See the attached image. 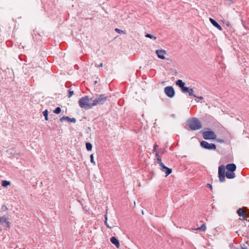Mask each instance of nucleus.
<instances>
[{"instance_id":"obj_24","label":"nucleus","mask_w":249,"mask_h":249,"mask_svg":"<svg viewBox=\"0 0 249 249\" xmlns=\"http://www.w3.org/2000/svg\"><path fill=\"white\" fill-rule=\"evenodd\" d=\"M61 112V108L59 107H57L54 110L53 112L55 114H59Z\"/></svg>"},{"instance_id":"obj_1","label":"nucleus","mask_w":249,"mask_h":249,"mask_svg":"<svg viewBox=\"0 0 249 249\" xmlns=\"http://www.w3.org/2000/svg\"><path fill=\"white\" fill-rule=\"evenodd\" d=\"M78 104L80 107L85 109H90L92 107V102L88 96H85L79 99Z\"/></svg>"},{"instance_id":"obj_33","label":"nucleus","mask_w":249,"mask_h":249,"mask_svg":"<svg viewBox=\"0 0 249 249\" xmlns=\"http://www.w3.org/2000/svg\"><path fill=\"white\" fill-rule=\"evenodd\" d=\"M105 221H107V214H105Z\"/></svg>"},{"instance_id":"obj_17","label":"nucleus","mask_w":249,"mask_h":249,"mask_svg":"<svg viewBox=\"0 0 249 249\" xmlns=\"http://www.w3.org/2000/svg\"><path fill=\"white\" fill-rule=\"evenodd\" d=\"M226 176L229 179H232L235 177V175L233 172H227Z\"/></svg>"},{"instance_id":"obj_6","label":"nucleus","mask_w":249,"mask_h":249,"mask_svg":"<svg viewBox=\"0 0 249 249\" xmlns=\"http://www.w3.org/2000/svg\"><path fill=\"white\" fill-rule=\"evenodd\" d=\"M200 145L202 147L208 150H215L216 149V145L214 143H210L205 141L200 142Z\"/></svg>"},{"instance_id":"obj_15","label":"nucleus","mask_w":249,"mask_h":249,"mask_svg":"<svg viewBox=\"0 0 249 249\" xmlns=\"http://www.w3.org/2000/svg\"><path fill=\"white\" fill-rule=\"evenodd\" d=\"M111 242L115 245L117 248H119L120 247V243L118 240L115 237H112L110 238Z\"/></svg>"},{"instance_id":"obj_40","label":"nucleus","mask_w":249,"mask_h":249,"mask_svg":"<svg viewBox=\"0 0 249 249\" xmlns=\"http://www.w3.org/2000/svg\"><path fill=\"white\" fill-rule=\"evenodd\" d=\"M1 223V218H0V224Z\"/></svg>"},{"instance_id":"obj_18","label":"nucleus","mask_w":249,"mask_h":249,"mask_svg":"<svg viewBox=\"0 0 249 249\" xmlns=\"http://www.w3.org/2000/svg\"><path fill=\"white\" fill-rule=\"evenodd\" d=\"M1 223H5L6 224L7 227L9 228H10V223L8 221V219L4 217H1Z\"/></svg>"},{"instance_id":"obj_9","label":"nucleus","mask_w":249,"mask_h":249,"mask_svg":"<svg viewBox=\"0 0 249 249\" xmlns=\"http://www.w3.org/2000/svg\"><path fill=\"white\" fill-rule=\"evenodd\" d=\"M239 216L242 217L241 219L242 220H247V215L242 208H239L237 212Z\"/></svg>"},{"instance_id":"obj_34","label":"nucleus","mask_w":249,"mask_h":249,"mask_svg":"<svg viewBox=\"0 0 249 249\" xmlns=\"http://www.w3.org/2000/svg\"><path fill=\"white\" fill-rule=\"evenodd\" d=\"M196 98H198V99H199L200 100L203 99V97L202 96H197Z\"/></svg>"},{"instance_id":"obj_10","label":"nucleus","mask_w":249,"mask_h":249,"mask_svg":"<svg viewBox=\"0 0 249 249\" xmlns=\"http://www.w3.org/2000/svg\"><path fill=\"white\" fill-rule=\"evenodd\" d=\"M160 168L161 171L165 173L166 176H168L172 173V169L165 166L164 164H162Z\"/></svg>"},{"instance_id":"obj_7","label":"nucleus","mask_w":249,"mask_h":249,"mask_svg":"<svg viewBox=\"0 0 249 249\" xmlns=\"http://www.w3.org/2000/svg\"><path fill=\"white\" fill-rule=\"evenodd\" d=\"M164 91L165 94L169 97L172 98L175 95V91L173 88L171 86L166 87L164 88Z\"/></svg>"},{"instance_id":"obj_39","label":"nucleus","mask_w":249,"mask_h":249,"mask_svg":"<svg viewBox=\"0 0 249 249\" xmlns=\"http://www.w3.org/2000/svg\"><path fill=\"white\" fill-rule=\"evenodd\" d=\"M97 83V81H94V84H96Z\"/></svg>"},{"instance_id":"obj_38","label":"nucleus","mask_w":249,"mask_h":249,"mask_svg":"<svg viewBox=\"0 0 249 249\" xmlns=\"http://www.w3.org/2000/svg\"><path fill=\"white\" fill-rule=\"evenodd\" d=\"M242 249H247V248H245V247H242Z\"/></svg>"},{"instance_id":"obj_21","label":"nucleus","mask_w":249,"mask_h":249,"mask_svg":"<svg viewBox=\"0 0 249 249\" xmlns=\"http://www.w3.org/2000/svg\"><path fill=\"white\" fill-rule=\"evenodd\" d=\"M86 149L88 151H90L92 149V144L90 142H86Z\"/></svg>"},{"instance_id":"obj_4","label":"nucleus","mask_w":249,"mask_h":249,"mask_svg":"<svg viewBox=\"0 0 249 249\" xmlns=\"http://www.w3.org/2000/svg\"><path fill=\"white\" fill-rule=\"evenodd\" d=\"M225 167L220 165L218 167V177L220 182H223L225 180Z\"/></svg>"},{"instance_id":"obj_37","label":"nucleus","mask_w":249,"mask_h":249,"mask_svg":"<svg viewBox=\"0 0 249 249\" xmlns=\"http://www.w3.org/2000/svg\"><path fill=\"white\" fill-rule=\"evenodd\" d=\"M102 66H103V63H101V64L99 65V67H102Z\"/></svg>"},{"instance_id":"obj_31","label":"nucleus","mask_w":249,"mask_h":249,"mask_svg":"<svg viewBox=\"0 0 249 249\" xmlns=\"http://www.w3.org/2000/svg\"><path fill=\"white\" fill-rule=\"evenodd\" d=\"M105 225H106L108 228H110V229H111V228H112L111 227H110V226L108 225V223H107V221H105Z\"/></svg>"},{"instance_id":"obj_11","label":"nucleus","mask_w":249,"mask_h":249,"mask_svg":"<svg viewBox=\"0 0 249 249\" xmlns=\"http://www.w3.org/2000/svg\"><path fill=\"white\" fill-rule=\"evenodd\" d=\"M227 170V172H233L236 168V166L234 163H229L226 166Z\"/></svg>"},{"instance_id":"obj_22","label":"nucleus","mask_w":249,"mask_h":249,"mask_svg":"<svg viewBox=\"0 0 249 249\" xmlns=\"http://www.w3.org/2000/svg\"><path fill=\"white\" fill-rule=\"evenodd\" d=\"M43 115L45 117V120L48 121V110L47 109L44 110L43 112Z\"/></svg>"},{"instance_id":"obj_28","label":"nucleus","mask_w":249,"mask_h":249,"mask_svg":"<svg viewBox=\"0 0 249 249\" xmlns=\"http://www.w3.org/2000/svg\"><path fill=\"white\" fill-rule=\"evenodd\" d=\"M90 162L93 164V165H95L96 164V163L95 162V161L94 160H93V154H91L90 156Z\"/></svg>"},{"instance_id":"obj_26","label":"nucleus","mask_w":249,"mask_h":249,"mask_svg":"<svg viewBox=\"0 0 249 249\" xmlns=\"http://www.w3.org/2000/svg\"><path fill=\"white\" fill-rule=\"evenodd\" d=\"M73 94V91L71 89L68 90V97H71Z\"/></svg>"},{"instance_id":"obj_12","label":"nucleus","mask_w":249,"mask_h":249,"mask_svg":"<svg viewBox=\"0 0 249 249\" xmlns=\"http://www.w3.org/2000/svg\"><path fill=\"white\" fill-rule=\"evenodd\" d=\"M176 84L178 85L179 88H181V90L183 91L184 89L186 90L187 89V87L185 86V83L183 82L181 80H178L176 81Z\"/></svg>"},{"instance_id":"obj_5","label":"nucleus","mask_w":249,"mask_h":249,"mask_svg":"<svg viewBox=\"0 0 249 249\" xmlns=\"http://www.w3.org/2000/svg\"><path fill=\"white\" fill-rule=\"evenodd\" d=\"M203 137L205 140H214L216 138V135L213 131H205L203 132Z\"/></svg>"},{"instance_id":"obj_35","label":"nucleus","mask_w":249,"mask_h":249,"mask_svg":"<svg viewBox=\"0 0 249 249\" xmlns=\"http://www.w3.org/2000/svg\"><path fill=\"white\" fill-rule=\"evenodd\" d=\"M217 141L220 142H224L222 140H218Z\"/></svg>"},{"instance_id":"obj_2","label":"nucleus","mask_w":249,"mask_h":249,"mask_svg":"<svg viewBox=\"0 0 249 249\" xmlns=\"http://www.w3.org/2000/svg\"><path fill=\"white\" fill-rule=\"evenodd\" d=\"M188 124L192 130H198L201 128L200 122L196 118H192L188 121Z\"/></svg>"},{"instance_id":"obj_20","label":"nucleus","mask_w":249,"mask_h":249,"mask_svg":"<svg viewBox=\"0 0 249 249\" xmlns=\"http://www.w3.org/2000/svg\"><path fill=\"white\" fill-rule=\"evenodd\" d=\"M206 229V225L205 224H203L201 227H199V228H197L196 229H195V230L196 231H200V230H202L203 231H205Z\"/></svg>"},{"instance_id":"obj_30","label":"nucleus","mask_w":249,"mask_h":249,"mask_svg":"<svg viewBox=\"0 0 249 249\" xmlns=\"http://www.w3.org/2000/svg\"><path fill=\"white\" fill-rule=\"evenodd\" d=\"M207 186L208 188H210L211 190H212V185L210 184H207Z\"/></svg>"},{"instance_id":"obj_16","label":"nucleus","mask_w":249,"mask_h":249,"mask_svg":"<svg viewBox=\"0 0 249 249\" xmlns=\"http://www.w3.org/2000/svg\"><path fill=\"white\" fill-rule=\"evenodd\" d=\"M66 120L69 121V122H72V123H75L76 122V119L74 118H71L68 116H63V117L61 118L60 120L61 122H62L63 120Z\"/></svg>"},{"instance_id":"obj_3","label":"nucleus","mask_w":249,"mask_h":249,"mask_svg":"<svg viewBox=\"0 0 249 249\" xmlns=\"http://www.w3.org/2000/svg\"><path fill=\"white\" fill-rule=\"evenodd\" d=\"M107 96L105 94H101L94 99L93 98H90L92 102V107L104 104L107 101Z\"/></svg>"},{"instance_id":"obj_27","label":"nucleus","mask_w":249,"mask_h":249,"mask_svg":"<svg viewBox=\"0 0 249 249\" xmlns=\"http://www.w3.org/2000/svg\"><path fill=\"white\" fill-rule=\"evenodd\" d=\"M157 160L158 163L159 164L160 167L162 165V164H164L161 161V159L160 157H158L157 159Z\"/></svg>"},{"instance_id":"obj_32","label":"nucleus","mask_w":249,"mask_h":249,"mask_svg":"<svg viewBox=\"0 0 249 249\" xmlns=\"http://www.w3.org/2000/svg\"><path fill=\"white\" fill-rule=\"evenodd\" d=\"M155 156L157 158V159L158 158V157H160L159 155V153H158V152H156V154H155Z\"/></svg>"},{"instance_id":"obj_8","label":"nucleus","mask_w":249,"mask_h":249,"mask_svg":"<svg viewBox=\"0 0 249 249\" xmlns=\"http://www.w3.org/2000/svg\"><path fill=\"white\" fill-rule=\"evenodd\" d=\"M156 53L157 54L158 58L161 59H165V55L166 54V52L162 49L157 50L156 51Z\"/></svg>"},{"instance_id":"obj_25","label":"nucleus","mask_w":249,"mask_h":249,"mask_svg":"<svg viewBox=\"0 0 249 249\" xmlns=\"http://www.w3.org/2000/svg\"><path fill=\"white\" fill-rule=\"evenodd\" d=\"M145 37H148V38H150L151 39H156V37L155 36H152V35L151 34H146L145 35Z\"/></svg>"},{"instance_id":"obj_36","label":"nucleus","mask_w":249,"mask_h":249,"mask_svg":"<svg viewBox=\"0 0 249 249\" xmlns=\"http://www.w3.org/2000/svg\"><path fill=\"white\" fill-rule=\"evenodd\" d=\"M228 0L231 2V3H233V2H234L232 0Z\"/></svg>"},{"instance_id":"obj_19","label":"nucleus","mask_w":249,"mask_h":249,"mask_svg":"<svg viewBox=\"0 0 249 249\" xmlns=\"http://www.w3.org/2000/svg\"><path fill=\"white\" fill-rule=\"evenodd\" d=\"M11 182L9 181H7L6 180H3L1 181V185L3 187H6L7 186L10 185Z\"/></svg>"},{"instance_id":"obj_14","label":"nucleus","mask_w":249,"mask_h":249,"mask_svg":"<svg viewBox=\"0 0 249 249\" xmlns=\"http://www.w3.org/2000/svg\"><path fill=\"white\" fill-rule=\"evenodd\" d=\"M184 93H188L189 96H192L194 97H197V96L194 93V91L193 89L189 88L187 87V89L186 90H183L182 91Z\"/></svg>"},{"instance_id":"obj_23","label":"nucleus","mask_w":249,"mask_h":249,"mask_svg":"<svg viewBox=\"0 0 249 249\" xmlns=\"http://www.w3.org/2000/svg\"><path fill=\"white\" fill-rule=\"evenodd\" d=\"M115 31L116 32L120 34H125V33L123 30L118 28H115Z\"/></svg>"},{"instance_id":"obj_13","label":"nucleus","mask_w":249,"mask_h":249,"mask_svg":"<svg viewBox=\"0 0 249 249\" xmlns=\"http://www.w3.org/2000/svg\"><path fill=\"white\" fill-rule=\"evenodd\" d=\"M209 20H210V21L211 22V23L213 24V26L216 27L217 29H218L220 31H222V28L221 26L215 20H214L212 18H210Z\"/></svg>"},{"instance_id":"obj_29","label":"nucleus","mask_w":249,"mask_h":249,"mask_svg":"<svg viewBox=\"0 0 249 249\" xmlns=\"http://www.w3.org/2000/svg\"><path fill=\"white\" fill-rule=\"evenodd\" d=\"M158 147V145L157 144H154V148H153V152H157V148Z\"/></svg>"}]
</instances>
